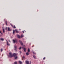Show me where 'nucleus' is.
Instances as JSON below:
<instances>
[{"label":"nucleus","mask_w":64,"mask_h":64,"mask_svg":"<svg viewBox=\"0 0 64 64\" xmlns=\"http://www.w3.org/2000/svg\"><path fill=\"white\" fill-rule=\"evenodd\" d=\"M14 50H15V51H17V46H14Z\"/></svg>","instance_id":"obj_1"},{"label":"nucleus","mask_w":64,"mask_h":64,"mask_svg":"<svg viewBox=\"0 0 64 64\" xmlns=\"http://www.w3.org/2000/svg\"><path fill=\"white\" fill-rule=\"evenodd\" d=\"M9 55H10V57H13V54L11 52H10L9 53Z\"/></svg>","instance_id":"obj_2"},{"label":"nucleus","mask_w":64,"mask_h":64,"mask_svg":"<svg viewBox=\"0 0 64 64\" xmlns=\"http://www.w3.org/2000/svg\"><path fill=\"white\" fill-rule=\"evenodd\" d=\"M13 42L14 43H16V42H17V40H13Z\"/></svg>","instance_id":"obj_3"},{"label":"nucleus","mask_w":64,"mask_h":64,"mask_svg":"<svg viewBox=\"0 0 64 64\" xmlns=\"http://www.w3.org/2000/svg\"><path fill=\"white\" fill-rule=\"evenodd\" d=\"M19 42H20V43L21 45H23V43H22V41L20 40H19Z\"/></svg>","instance_id":"obj_4"},{"label":"nucleus","mask_w":64,"mask_h":64,"mask_svg":"<svg viewBox=\"0 0 64 64\" xmlns=\"http://www.w3.org/2000/svg\"><path fill=\"white\" fill-rule=\"evenodd\" d=\"M18 55V54L14 53V54L13 56H14V57H16V56H17Z\"/></svg>","instance_id":"obj_5"},{"label":"nucleus","mask_w":64,"mask_h":64,"mask_svg":"<svg viewBox=\"0 0 64 64\" xmlns=\"http://www.w3.org/2000/svg\"><path fill=\"white\" fill-rule=\"evenodd\" d=\"M6 42H7V45H8V46H10V44H9V43L7 41V40H6Z\"/></svg>","instance_id":"obj_6"},{"label":"nucleus","mask_w":64,"mask_h":64,"mask_svg":"<svg viewBox=\"0 0 64 64\" xmlns=\"http://www.w3.org/2000/svg\"><path fill=\"white\" fill-rule=\"evenodd\" d=\"M26 64H29V61H26Z\"/></svg>","instance_id":"obj_7"},{"label":"nucleus","mask_w":64,"mask_h":64,"mask_svg":"<svg viewBox=\"0 0 64 64\" xmlns=\"http://www.w3.org/2000/svg\"><path fill=\"white\" fill-rule=\"evenodd\" d=\"M8 31H11V30H10V28H8Z\"/></svg>","instance_id":"obj_8"},{"label":"nucleus","mask_w":64,"mask_h":64,"mask_svg":"<svg viewBox=\"0 0 64 64\" xmlns=\"http://www.w3.org/2000/svg\"><path fill=\"white\" fill-rule=\"evenodd\" d=\"M15 31H16V33H18V32H19V31H18L16 29L15 30Z\"/></svg>","instance_id":"obj_9"},{"label":"nucleus","mask_w":64,"mask_h":64,"mask_svg":"<svg viewBox=\"0 0 64 64\" xmlns=\"http://www.w3.org/2000/svg\"><path fill=\"white\" fill-rule=\"evenodd\" d=\"M24 50L25 52H26V48H24Z\"/></svg>","instance_id":"obj_10"},{"label":"nucleus","mask_w":64,"mask_h":64,"mask_svg":"<svg viewBox=\"0 0 64 64\" xmlns=\"http://www.w3.org/2000/svg\"><path fill=\"white\" fill-rule=\"evenodd\" d=\"M17 36L18 38H20V36L19 35H17Z\"/></svg>","instance_id":"obj_11"},{"label":"nucleus","mask_w":64,"mask_h":64,"mask_svg":"<svg viewBox=\"0 0 64 64\" xmlns=\"http://www.w3.org/2000/svg\"><path fill=\"white\" fill-rule=\"evenodd\" d=\"M33 56L34 59H36V56Z\"/></svg>","instance_id":"obj_12"},{"label":"nucleus","mask_w":64,"mask_h":64,"mask_svg":"<svg viewBox=\"0 0 64 64\" xmlns=\"http://www.w3.org/2000/svg\"><path fill=\"white\" fill-rule=\"evenodd\" d=\"M24 37V35L23 34H22L21 36V38H22V37Z\"/></svg>","instance_id":"obj_13"},{"label":"nucleus","mask_w":64,"mask_h":64,"mask_svg":"<svg viewBox=\"0 0 64 64\" xmlns=\"http://www.w3.org/2000/svg\"><path fill=\"white\" fill-rule=\"evenodd\" d=\"M26 54L27 55H29V52H27L26 53Z\"/></svg>","instance_id":"obj_14"},{"label":"nucleus","mask_w":64,"mask_h":64,"mask_svg":"<svg viewBox=\"0 0 64 64\" xmlns=\"http://www.w3.org/2000/svg\"><path fill=\"white\" fill-rule=\"evenodd\" d=\"M19 62L20 64H22V62H21V61H19Z\"/></svg>","instance_id":"obj_15"},{"label":"nucleus","mask_w":64,"mask_h":64,"mask_svg":"<svg viewBox=\"0 0 64 64\" xmlns=\"http://www.w3.org/2000/svg\"><path fill=\"white\" fill-rule=\"evenodd\" d=\"M3 33H5V30H4V29L3 28Z\"/></svg>","instance_id":"obj_16"},{"label":"nucleus","mask_w":64,"mask_h":64,"mask_svg":"<svg viewBox=\"0 0 64 64\" xmlns=\"http://www.w3.org/2000/svg\"><path fill=\"white\" fill-rule=\"evenodd\" d=\"M30 49L28 48V52H30Z\"/></svg>","instance_id":"obj_17"},{"label":"nucleus","mask_w":64,"mask_h":64,"mask_svg":"<svg viewBox=\"0 0 64 64\" xmlns=\"http://www.w3.org/2000/svg\"><path fill=\"white\" fill-rule=\"evenodd\" d=\"M0 40H2V41H4V38H0Z\"/></svg>","instance_id":"obj_18"},{"label":"nucleus","mask_w":64,"mask_h":64,"mask_svg":"<svg viewBox=\"0 0 64 64\" xmlns=\"http://www.w3.org/2000/svg\"><path fill=\"white\" fill-rule=\"evenodd\" d=\"M17 58H18V57L16 56V57H15L14 59H17Z\"/></svg>","instance_id":"obj_19"},{"label":"nucleus","mask_w":64,"mask_h":64,"mask_svg":"<svg viewBox=\"0 0 64 64\" xmlns=\"http://www.w3.org/2000/svg\"><path fill=\"white\" fill-rule=\"evenodd\" d=\"M13 34H14L15 33V31L13 30Z\"/></svg>","instance_id":"obj_20"},{"label":"nucleus","mask_w":64,"mask_h":64,"mask_svg":"<svg viewBox=\"0 0 64 64\" xmlns=\"http://www.w3.org/2000/svg\"><path fill=\"white\" fill-rule=\"evenodd\" d=\"M6 25H7L8 24H7V21H6Z\"/></svg>","instance_id":"obj_21"},{"label":"nucleus","mask_w":64,"mask_h":64,"mask_svg":"<svg viewBox=\"0 0 64 64\" xmlns=\"http://www.w3.org/2000/svg\"><path fill=\"white\" fill-rule=\"evenodd\" d=\"M14 64H17V62H14Z\"/></svg>","instance_id":"obj_22"},{"label":"nucleus","mask_w":64,"mask_h":64,"mask_svg":"<svg viewBox=\"0 0 64 64\" xmlns=\"http://www.w3.org/2000/svg\"><path fill=\"white\" fill-rule=\"evenodd\" d=\"M16 27H15V26H14V28H16Z\"/></svg>","instance_id":"obj_23"},{"label":"nucleus","mask_w":64,"mask_h":64,"mask_svg":"<svg viewBox=\"0 0 64 64\" xmlns=\"http://www.w3.org/2000/svg\"><path fill=\"white\" fill-rule=\"evenodd\" d=\"M1 52H2V51H3V49H1Z\"/></svg>","instance_id":"obj_24"},{"label":"nucleus","mask_w":64,"mask_h":64,"mask_svg":"<svg viewBox=\"0 0 64 64\" xmlns=\"http://www.w3.org/2000/svg\"><path fill=\"white\" fill-rule=\"evenodd\" d=\"M10 25H11L12 26V27H13V25H12V24H10Z\"/></svg>","instance_id":"obj_25"},{"label":"nucleus","mask_w":64,"mask_h":64,"mask_svg":"<svg viewBox=\"0 0 64 64\" xmlns=\"http://www.w3.org/2000/svg\"><path fill=\"white\" fill-rule=\"evenodd\" d=\"M22 58H25V56H23V57H22Z\"/></svg>","instance_id":"obj_26"},{"label":"nucleus","mask_w":64,"mask_h":64,"mask_svg":"<svg viewBox=\"0 0 64 64\" xmlns=\"http://www.w3.org/2000/svg\"><path fill=\"white\" fill-rule=\"evenodd\" d=\"M46 58L45 57H44V58H43V60H45V59Z\"/></svg>","instance_id":"obj_27"},{"label":"nucleus","mask_w":64,"mask_h":64,"mask_svg":"<svg viewBox=\"0 0 64 64\" xmlns=\"http://www.w3.org/2000/svg\"><path fill=\"white\" fill-rule=\"evenodd\" d=\"M7 28H6V30H7Z\"/></svg>","instance_id":"obj_28"},{"label":"nucleus","mask_w":64,"mask_h":64,"mask_svg":"<svg viewBox=\"0 0 64 64\" xmlns=\"http://www.w3.org/2000/svg\"><path fill=\"white\" fill-rule=\"evenodd\" d=\"M33 53L34 54H36L35 53H34V52H33Z\"/></svg>","instance_id":"obj_29"},{"label":"nucleus","mask_w":64,"mask_h":64,"mask_svg":"<svg viewBox=\"0 0 64 64\" xmlns=\"http://www.w3.org/2000/svg\"><path fill=\"white\" fill-rule=\"evenodd\" d=\"M20 49H21V47H20Z\"/></svg>","instance_id":"obj_30"},{"label":"nucleus","mask_w":64,"mask_h":64,"mask_svg":"<svg viewBox=\"0 0 64 64\" xmlns=\"http://www.w3.org/2000/svg\"><path fill=\"white\" fill-rule=\"evenodd\" d=\"M20 54H21V53H22V52H21L20 51Z\"/></svg>","instance_id":"obj_31"},{"label":"nucleus","mask_w":64,"mask_h":64,"mask_svg":"<svg viewBox=\"0 0 64 64\" xmlns=\"http://www.w3.org/2000/svg\"><path fill=\"white\" fill-rule=\"evenodd\" d=\"M30 64H31V61H30Z\"/></svg>","instance_id":"obj_32"},{"label":"nucleus","mask_w":64,"mask_h":64,"mask_svg":"<svg viewBox=\"0 0 64 64\" xmlns=\"http://www.w3.org/2000/svg\"><path fill=\"white\" fill-rule=\"evenodd\" d=\"M1 34H2V35L3 34L2 33H1Z\"/></svg>","instance_id":"obj_33"},{"label":"nucleus","mask_w":64,"mask_h":64,"mask_svg":"<svg viewBox=\"0 0 64 64\" xmlns=\"http://www.w3.org/2000/svg\"><path fill=\"white\" fill-rule=\"evenodd\" d=\"M0 33H1V31H0Z\"/></svg>","instance_id":"obj_34"},{"label":"nucleus","mask_w":64,"mask_h":64,"mask_svg":"<svg viewBox=\"0 0 64 64\" xmlns=\"http://www.w3.org/2000/svg\"><path fill=\"white\" fill-rule=\"evenodd\" d=\"M23 33H24V31H23Z\"/></svg>","instance_id":"obj_35"},{"label":"nucleus","mask_w":64,"mask_h":64,"mask_svg":"<svg viewBox=\"0 0 64 64\" xmlns=\"http://www.w3.org/2000/svg\"><path fill=\"white\" fill-rule=\"evenodd\" d=\"M9 42H10V41L9 40Z\"/></svg>","instance_id":"obj_36"},{"label":"nucleus","mask_w":64,"mask_h":64,"mask_svg":"<svg viewBox=\"0 0 64 64\" xmlns=\"http://www.w3.org/2000/svg\"><path fill=\"white\" fill-rule=\"evenodd\" d=\"M0 37H1V36H0Z\"/></svg>","instance_id":"obj_37"}]
</instances>
